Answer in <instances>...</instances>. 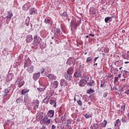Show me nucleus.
<instances>
[{
    "label": "nucleus",
    "mask_w": 129,
    "mask_h": 129,
    "mask_svg": "<svg viewBox=\"0 0 129 129\" xmlns=\"http://www.w3.org/2000/svg\"><path fill=\"white\" fill-rule=\"evenodd\" d=\"M44 115H43V113H40L36 117V120L38 121H40V120H41V119H42V118H43Z\"/></svg>",
    "instance_id": "6"
},
{
    "label": "nucleus",
    "mask_w": 129,
    "mask_h": 129,
    "mask_svg": "<svg viewBox=\"0 0 129 129\" xmlns=\"http://www.w3.org/2000/svg\"><path fill=\"white\" fill-rule=\"evenodd\" d=\"M72 63V60H71V58H69L67 61V64H68L69 65H70Z\"/></svg>",
    "instance_id": "35"
},
{
    "label": "nucleus",
    "mask_w": 129,
    "mask_h": 129,
    "mask_svg": "<svg viewBox=\"0 0 129 129\" xmlns=\"http://www.w3.org/2000/svg\"><path fill=\"white\" fill-rule=\"evenodd\" d=\"M24 83L25 82L22 81V79L21 78H18L16 81V85H18V87H19V88H21V87L24 85Z\"/></svg>",
    "instance_id": "2"
},
{
    "label": "nucleus",
    "mask_w": 129,
    "mask_h": 129,
    "mask_svg": "<svg viewBox=\"0 0 129 129\" xmlns=\"http://www.w3.org/2000/svg\"><path fill=\"white\" fill-rule=\"evenodd\" d=\"M71 26L72 27H74V28H75V29H76L77 28V26H78V23L76 22V21L73 20L71 22Z\"/></svg>",
    "instance_id": "7"
},
{
    "label": "nucleus",
    "mask_w": 129,
    "mask_h": 129,
    "mask_svg": "<svg viewBox=\"0 0 129 129\" xmlns=\"http://www.w3.org/2000/svg\"><path fill=\"white\" fill-rule=\"evenodd\" d=\"M52 96V95H51L48 98H47V97H46L45 98L43 99V102L44 103H46V104H48L49 103V99H50V97Z\"/></svg>",
    "instance_id": "25"
},
{
    "label": "nucleus",
    "mask_w": 129,
    "mask_h": 129,
    "mask_svg": "<svg viewBox=\"0 0 129 129\" xmlns=\"http://www.w3.org/2000/svg\"><path fill=\"white\" fill-rule=\"evenodd\" d=\"M20 102H21V99L18 98L16 100V103H18V104H19V103H20Z\"/></svg>",
    "instance_id": "43"
},
{
    "label": "nucleus",
    "mask_w": 129,
    "mask_h": 129,
    "mask_svg": "<svg viewBox=\"0 0 129 129\" xmlns=\"http://www.w3.org/2000/svg\"><path fill=\"white\" fill-rule=\"evenodd\" d=\"M87 83L86 81H85L84 79H82L80 81L79 84L80 86H85Z\"/></svg>",
    "instance_id": "12"
},
{
    "label": "nucleus",
    "mask_w": 129,
    "mask_h": 129,
    "mask_svg": "<svg viewBox=\"0 0 129 129\" xmlns=\"http://www.w3.org/2000/svg\"><path fill=\"white\" fill-rule=\"evenodd\" d=\"M91 91H90V90H88L87 92V93H91Z\"/></svg>",
    "instance_id": "54"
},
{
    "label": "nucleus",
    "mask_w": 129,
    "mask_h": 129,
    "mask_svg": "<svg viewBox=\"0 0 129 129\" xmlns=\"http://www.w3.org/2000/svg\"><path fill=\"white\" fill-rule=\"evenodd\" d=\"M39 76H40V73H35L33 75V79H34V80H37L38 78H39Z\"/></svg>",
    "instance_id": "20"
},
{
    "label": "nucleus",
    "mask_w": 129,
    "mask_h": 129,
    "mask_svg": "<svg viewBox=\"0 0 129 129\" xmlns=\"http://www.w3.org/2000/svg\"><path fill=\"white\" fill-rule=\"evenodd\" d=\"M98 59V57H95L94 59V63H95L96 62V60Z\"/></svg>",
    "instance_id": "48"
},
{
    "label": "nucleus",
    "mask_w": 129,
    "mask_h": 129,
    "mask_svg": "<svg viewBox=\"0 0 129 129\" xmlns=\"http://www.w3.org/2000/svg\"><path fill=\"white\" fill-rule=\"evenodd\" d=\"M118 77V78H120V77H121V74L118 75V77Z\"/></svg>",
    "instance_id": "51"
},
{
    "label": "nucleus",
    "mask_w": 129,
    "mask_h": 129,
    "mask_svg": "<svg viewBox=\"0 0 129 129\" xmlns=\"http://www.w3.org/2000/svg\"><path fill=\"white\" fill-rule=\"evenodd\" d=\"M41 41H42V39H40V40L39 39H35L34 41V45H36V46H38L39 44H41Z\"/></svg>",
    "instance_id": "18"
},
{
    "label": "nucleus",
    "mask_w": 129,
    "mask_h": 129,
    "mask_svg": "<svg viewBox=\"0 0 129 129\" xmlns=\"http://www.w3.org/2000/svg\"><path fill=\"white\" fill-rule=\"evenodd\" d=\"M115 129H119V126H116Z\"/></svg>",
    "instance_id": "59"
},
{
    "label": "nucleus",
    "mask_w": 129,
    "mask_h": 129,
    "mask_svg": "<svg viewBox=\"0 0 129 129\" xmlns=\"http://www.w3.org/2000/svg\"><path fill=\"white\" fill-rule=\"evenodd\" d=\"M91 61H92V57L90 56L87 58L86 59V63L87 64H89V63H90V62H91Z\"/></svg>",
    "instance_id": "29"
},
{
    "label": "nucleus",
    "mask_w": 129,
    "mask_h": 129,
    "mask_svg": "<svg viewBox=\"0 0 129 129\" xmlns=\"http://www.w3.org/2000/svg\"><path fill=\"white\" fill-rule=\"evenodd\" d=\"M8 93H10V91H9L8 89H6L4 91V94H3L4 97H5V96H7Z\"/></svg>",
    "instance_id": "30"
},
{
    "label": "nucleus",
    "mask_w": 129,
    "mask_h": 129,
    "mask_svg": "<svg viewBox=\"0 0 129 129\" xmlns=\"http://www.w3.org/2000/svg\"><path fill=\"white\" fill-rule=\"evenodd\" d=\"M34 103H35V105L34 106L33 109L36 110L38 109V108H39V103H40V101H39V100H36L35 102Z\"/></svg>",
    "instance_id": "8"
},
{
    "label": "nucleus",
    "mask_w": 129,
    "mask_h": 129,
    "mask_svg": "<svg viewBox=\"0 0 129 129\" xmlns=\"http://www.w3.org/2000/svg\"><path fill=\"white\" fill-rule=\"evenodd\" d=\"M33 41V36L32 35H28L26 37V42H32Z\"/></svg>",
    "instance_id": "14"
},
{
    "label": "nucleus",
    "mask_w": 129,
    "mask_h": 129,
    "mask_svg": "<svg viewBox=\"0 0 129 129\" xmlns=\"http://www.w3.org/2000/svg\"><path fill=\"white\" fill-rule=\"evenodd\" d=\"M122 122H126V117H124L121 119Z\"/></svg>",
    "instance_id": "37"
},
{
    "label": "nucleus",
    "mask_w": 129,
    "mask_h": 129,
    "mask_svg": "<svg viewBox=\"0 0 129 129\" xmlns=\"http://www.w3.org/2000/svg\"><path fill=\"white\" fill-rule=\"evenodd\" d=\"M125 94H127V95H128L129 94V90H127L125 92H124Z\"/></svg>",
    "instance_id": "46"
},
{
    "label": "nucleus",
    "mask_w": 129,
    "mask_h": 129,
    "mask_svg": "<svg viewBox=\"0 0 129 129\" xmlns=\"http://www.w3.org/2000/svg\"><path fill=\"white\" fill-rule=\"evenodd\" d=\"M127 56H129V51H127Z\"/></svg>",
    "instance_id": "64"
},
{
    "label": "nucleus",
    "mask_w": 129,
    "mask_h": 129,
    "mask_svg": "<svg viewBox=\"0 0 129 129\" xmlns=\"http://www.w3.org/2000/svg\"><path fill=\"white\" fill-rule=\"evenodd\" d=\"M112 18H113V17H106L105 18V23H108L109 21H110L111 19H112Z\"/></svg>",
    "instance_id": "32"
},
{
    "label": "nucleus",
    "mask_w": 129,
    "mask_h": 129,
    "mask_svg": "<svg viewBox=\"0 0 129 129\" xmlns=\"http://www.w3.org/2000/svg\"><path fill=\"white\" fill-rule=\"evenodd\" d=\"M90 91H91V92H94V91H93V90L90 89Z\"/></svg>",
    "instance_id": "57"
},
{
    "label": "nucleus",
    "mask_w": 129,
    "mask_h": 129,
    "mask_svg": "<svg viewBox=\"0 0 129 129\" xmlns=\"http://www.w3.org/2000/svg\"><path fill=\"white\" fill-rule=\"evenodd\" d=\"M97 125H98L97 123L94 124V126H97Z\"/></svg>",
    "instance_id": "58"
},
{
    "label": "nucleus",
    "mask_w": 129,
    "mask_h": 129,
    "mask_svg": "<svg viewBox=\"0 0 129 129\" xmlns=\"http://www.w3.org/2000/svg\"><path fill=\"white\" fill-rule=\"evenodd\" d=\"M117 81H118V77H115L114 78V82H117Z\"/></svg>",
    "instance_id": "42"
},
{
    "label": "nucleus",
    "mask_w": 129,
    "mask_h": 129,
    "mask_svg": "<svg viewBox=\"0 0 129 129\" xmlns=\"http://www.w3.org/2000/svg\"><path fill=\"white\" fill-rule=\"evenodd\" d=\"M49 103H50V104H51L52 105H53V107H56L57 106L56 100H55L54 99L50 100Z\"/></svg>",
    "instance_id": "9"
},
{
    "label": "nucleus",
    "mask_w": 129,
    "mask_h": 129,
    "mask_svg": "<svg viewBox=\"0 0 129 129\" xmlns=\"http://www.w3.org/2000/svg\"><path fill=\"white\" fill-rule=\"evenodd\" d=\"M47 77L48 78V79H49V80H56V76L52 75L51 74H49L47 76Z\"/></svg>",
    "instance_id": "10"
},
{
    "label": "nucleus",
    "mask_w": 129,
    "mask_h": 129,
    "mask_svg": "<svg viewBox=\"0 0 129 129\" xmlns=\"http://www.w3.org/2000/svg\"><path fill=\"white\" fill-rule=\"evenodd\" d=\"M60 84L61 86H66L67 85V83L66 82V81L64 79H61L60 80Z\"/></svg>",
    "instance_id": "23"
},
{
    "label": "nucleus",
    "mask_w": 129,
    "mask_h": 129,
    "mask_svg": "<svg viewBox=\"0 0 129 129\" xmlns=\"http://www.w3.org/2000/svg\"><path fill=\"white\" fill-rule=\"evenodd\" d=\"M34 40H38V35H36L34 37Z\"/></svg>",
    "instance_id": "47"
},
{
    "label": "nucleus",
    "mask_w": 129,
    "mask_h": 129,
    "mask_svg": "<svg viewBox=\"0 0 129 129\" xmlns=\"http://www.w3.org/2000/svg\"><path fill=\"white\" fill-rule=\"evenodd\" d=\"M29 25H30V24H29V23H27L26 24V25L27 26V27L29 26Z\"/></svg>",
    "instance_id": "62"
},
{
    "label": "nucleus",
    "mask_w": 129,
    "mask_h": 129,
    "mask_svg": "<svg viewBox=\"0 0 129 129\" xmlns=\"http://www.w3.org/2000/svg\"><path fill=\"white\" fill-rule=\"evenodd\" d=\"M72 75H71L70 74L66 73L64 74V77L67 80L70 81L71 80V79L72 78Z\"/></svg>",
    "instance_id": "3"
},
{
    "label": "nucleus",
    "mask_w": 129,
    "mask_h": 129,
    "mask_svg": "<svg viewBox=\"0 0 129 129\" xmlns=\"http://www.w3.org/2000/svg\"><path fill=\"white\" fill-rule=\"evenodd\" d=\"M87 85H89V86H93V85H94V81L92 80L91 78V80L88 82Z\"/></svg>",
    "instance_id": "24"
},
{
    "label": "nucleus",
    "mask_w": 129,
    "mask_h": 129,
    "mask_svg": "<svg viewBox=\"0 0 129 129\" xmlns=\"http://www.w3.org/2000/svg\"><path fill=\"white\" fill-rule=\"evenodd\" d=\"M120 68H119V70H121V69H122V66H121V67H120Z\"/></svg>",
    "instance_id": "63"
},
{
    "label": "nucleus",
    "mask_w": 129,
    "mask_h": 129,
    "mask_svg": "<svg viewBox=\"0 0 129 129\" xmlns=\"http://www.w3.org/2000/svg\"><path fill=\"white\" fill-rule=\"evenodd\" d=\"M89 36H92V37H94V34H89Z\"/></svg>",
    "instance_id": "53"
},
{
    "label": "nucleus",
    "mask_w": 129,
    "mask_h": 129,
    "mask_svg": "<svg viewBox=\"0 0 129 129\" xmlns=\"http://www.w3.org/2000/svg\"><path fill=\"white\" fill-rule=\"evenodd\" d=\"M123 72H125V73H127V74H128L129 75V72H127L126 71H123Z\"/></svg>",
    "instance_id": "52"
},
{
    "label": "nucleus",
    "mask_w": 129,
    "mask_h": 129,
    "mask_svg": "<svg viewBox=\"0 0 129 129\" xmlns=\"http://www.w3.org/2000/svg\"><path fill=\"white\" fill-rule=\"evenodd\" d=\"M40 122L41 124H50L51 123V119L48 118V116L46 115L44 118L40 120Z\"/></svg>",
    "instance_id": "1"
},
{
    "label": "nucleus",
    "mask_w": 129,
    "mask_h": 129,
    "mask_svg": "<svg viewBox=\"0 0 129 129\" xmlns=\"http://www.w3.org/2000/svg\"><path fill=\"white\" fill-rule=\"evenodd\" d=\"M45 72V69H42L41 70V73H44Z\"/></svg>",
    "instance_id": "49"
},
{
    "label": "nucleus",
    "mask_w": 129,
    "mask_h": 129,
    "mask_svg": "<svg viewBox=\"0 0 129 129\" xmlns=\"http://www.w3.org/2000/svg\"><path fill=\"white\" fill-rule=\"evenodd\" d=\"M84 116L86 118H89V117H90V116L87 114H85Z\"/></svg>",
    "instance_id": "44"
},
{
    "label": "nucleus",
    "mask_w": 129,
    "mask_h": 129,
    "mask_svg": "<svg viewBox=\"0 0 129 129\" xmlns=\"http://www.w3.org/2000/svg\"><path fill=\"white\" fill-rule=\"evenodd\" d=\"M115 65L117 67H121L122 66V62L121 61H116L115 62Z\"/></svg>",
    "instance_id": "17"
},
{
    "label": "nucleus",
    "mask_w": 129,
    "mask_h": 129,
    "mask_svg": "<svg viewBox=\"0 0 129 129\" xmlns=\"http://www.w3.org/2000/svg\"><path fill=\"white\" fill-rule=\"evenodd\" d=\"M8 15L6 17V19H7V20H11V19H12V17H13V13L11 12H8Z\"/></svg>",
    "instance_id": "21"
},
{
    "label": "nucleus",
    "mask_w": 129,
    "mask_h": 129,
    "mask_svg": "<svg viewBox=\"0 0 129 129\" xmlns=\"http://www.w3.org/2000/svg\"><path fill=\"white\" fill-rule=\"evenodd\" d=\"M102 124L104 127H105V126H106V124H107V121L104 120V121L102 123Z\"/></svg>",
    "instance_id": "33"
},
{
    "label": "nucleus",
    "mask_w": 129,
    "mask_h": 129,
    "mask_svg": "<svg viewBox=\"0 0 129 129\" xmlns=\"http://www.w3.org/2000/svg\"><path fill=\"white\" fill-rule=\"evenodd\" d=\"M60 32H61L60 28H55L53 30V33L55 36H57V35H58Z\"/></svg>",
    "instance_id": "5"
},
{
    "label": "nucleus",
    "mask_w": 129,
    "mask_h": 129,
    "mask_svg": "<svg viewBox=\"0 0 129 129\" xmlns=\"http://www.w3.org/2000/svg\"><path fill=\"white\" fill-rule=\"evenodd\" d=\"M36 12H37V10H36V9L33 8L30 10L29 14H30V15H34V14H36Z\"/></svg>",
    "instance_id": "15"
},
{
    "label": "nucleus",
    "mask_w": 129,
    "mask_h": 129,
    "mask_svg": "<svg viewBox=\"0 0 129 129\" xmlns=\"http://www.w3.org/2000/svg\"><path fill=\"white\" fill-rule=\"evenodd\" d=\"M74 75L75 77H76V78L81 77L82 76L81 73H80V72H76Z\"/></svg>",
    "instance_id": "22"
},
{
    "label": "nucleus",
    "mask_w": 129,
    "mask_h": 129,
    "mask_svg": "<svg viewBox=\"0 0 129 129\" xmlns=\"http://www.w3.org/2000/svg\"><path fill=\"white\" fill-rule=\"evenodd\" d=\"M68 129H72V128L71 127V126H69V125L68 126Z\"/></svg>",
    "instance_id": "55"
},
{
    "label": "nucleus",
    "mask_w": 129,
    "mask_h": 129,
    "mask_svg": "<svg viewBox=\"0 0 129 129\" xmlns=\"http://www.w3.org/2000/svg\"><path fill=\"white\" fill-rule=\"evenodd\" d=\"M27 71L29 73H33V72L34 71V67H33V66H30L27 69Z\"/></svg>",
    "instance_id": "16"
},
{
    "label": "nucleus",
    "mask_w": 129,
    "mask_h": 129,
    "mask_svg": "<svg viewBox=\"0 0 129 129\" xmlns=\"http://www.w3.org/2000/svg\"><path fill=\"white\" fill-rule=\"evenodd\" d=\"M45 127L43 126L42 128H41V129H45Z\"/></svg>",
    "instance_id": "61"
},
{
    "label": "nucleus",
    "mask_w": 129,
    "mask_h": 129,
    "mask_svg": "<svg viewBox=\"0 0 129 129\" xmlns=\"http://www.w3.org/2000/svg\"><path fill=\"white\" fill-rule=\"evenodd\" d=\"M50 22H51V20L50 19H45L44 20V22L45 23V24H49Z\"/></svg>",
    "instance_id": "36"
},
{
    "label": "nucleus",
    "mask_w": 129,
    "mask_h": 129,
    "mask_svg": "<svg viewBox=\"0 0 129 129\" xmlns=\"http://www.w3.org/2000/svg\"><path fill=\"white\" fill-rule=\"evenodd\" d=\"M62 17H63V18H65L66 17H67V12H63L62 14H61Z\"/></svg>",
    "instance_id": "38"
},
{
    "label": "nucleus",
    "mask_w": 129,
    "mask_h": 129,
    "mask_svg": "<svg viewBox=\"0 0 129 129\" xmlns=\"http://www.w3.org/2000/svg\"><path fill=\"white\" fill-rule=\"evenodd\" d=\"M78 102V104H79V105H82V101H81V100H79L77 101Z\"/></svg>",
    "instance_id": "41"
},
{
    "label": "nucleus",
    "mask_w": 129,
    "mask_h": 129,
    "mask_svg": "<svg viewBox=\"0 0 129 129\" xmlns=\"http://www.w3.org/2000/svg\"><path fill=\"white\" fill-rule=\"evenodd\" d=\"M24 67H28V64L25 63Z\"/></svg>",
    "instance_id": "56"
},
{
    "label": "nucleus",
    "mask_w": 129,
    "mask_h": 129,
    "mask_svg": "<svg viewBox=\"0 0 129 129\" xmlns=\"http://www.w3.org/2000/svg\"><path fill=\"white\" fill-rule=\"evenodd\" d=\"M58 85H59V83L58 82V81H54L53 85V88H57V87H58Z\"/></svg>",
    "instance_id": "27"
},
{
    "label": "nucleus",
    "mask_w": 129,
    "mask_h": 129,
    "mask_svg": "<svg viewBox=\"0 0 129 129\" xmlns=\"http://www.w3.org/2000/svg\"><path fill=\"white\" fill-rule=\"evenodd\" d=\"M122 111H124L125 110V105H124L121 106Z\"/></svg>",
    "instance_id": "40"
},
{
    "label": "nucleus",
    "mask_w": 129,
    "mask_h": 129,
    "mask_svg": "<svg viewBox=\"0 0 129 129\" xmlns=\"http://www.w3.org/2000/svg\"><path fill=\"white\" fill-rule=\"evenodd\" d=\"M121 124V121H120V119H117L114 123V126H120Z\"/></svg>",
    "instance_id": "11"
},
{
    "label": "nucleus",
    "mask_w": 129,
    "mask_h": 129,
    "mask_svg": "<svg viewBox=\"0 0 129 129\" xmlns=\"http://www.w3.org/2000/svg\"><path fill=\"white\" fill-rule=\"evenodd\" d=\"M47 115L48 117H53L54 116V110H49L47 112Z\"/></svg>",
    "instance_id": "4"
},
{
    "label": "nucleus",
    "mask_w": 129,
    "mask_h": 129,
    "mask_svg": "<svg viewBox=\"0 0 129 129\" xmlns=\"http://www.w3.org/2000/svg\"><path fill=\"white\" fill-rule=\"evenodd\" d=\"M29 91H30V90H28L27 89H23L22 90L21 94H22V95H25V94L26 93H27V92H29Z\"/></svg>",
    "instance_id": "26"
},
{
    "label": "nucleus",
    "mask_w": 129,
    "mask_h": 129,
    "mask_svg": "<svg viewBox=\"0 0 129 129\" xmlns=\"http://www.w3.org/2000/svg\"><path fill=\"white\" fill-rule=\"evenodd\" d=\"M56 128V126L55 125H52L51 126V129H55Z\"/></svg>",
    "instance_id": "50"
},
{
    "label": "nucleus",
    "mask_w": 129,
    "mask_h": 129,
    "mask_svg": "<svg viewBox=\"0 0 129 129\" xmlns=\"http://www.w3.org/2000/svg\"><path fill=\"white\" fill-rule=\"evenodd\" d=\"M37 90H38V91H40V92H43V91H45V88H37Z\"/></svg>",
    "instance_id": "34"
},
{
    "label": "nucleus",
    "mask_w": 129,
    "mask_h": 129,
    "mask_svg": "<svg viewBox=\"0 0 129 129\" xmlns=\"http://www.w3.org/2000/svg\"><path fill=\"white\" fill-rule=\"evenodd\" d=\"M128 63H129V61H125L124 62L125 64H128Z\"/></svg>",
    "instance_id": "60"
},
{
    "label": "nucleus",
    "mask_w": 129,
    "mask_h": 129,
    "mask_svg": "<svg viewBox=\"0 0 129 129\" xmlns=\"http://www.w3.org/2000/svg\"><path fill=\"white\" fill-rule=\"evenodd\" d=\"M67 73H68L69 74H71V75H72V74H73V69L72 68H69Z\"/></svg>",
    "instance_id": "28"
},
{
    "label": "nucleus",
    "mask_w": 129,
    "mask_h": 129,
    "mask_svg": "<svg viewBox=\"0 0 129 129\" xmlns=\"http://www.w3.org/2000/svg\"><path fill=\"white\" fill-rule=\"evenodd\" d=\"M85 79H84V80L86 81V83H87L88 82L90 81V80H91V78H90L88 76H85L84 77Z\"/></svg>",
    "instance_id": "31"
},
{
    "label": "nucleus",
    "mask_w": 129,
    "mask_h": 129,
    "mask_svg": "<svg viewBox=\"0 0 129 129\" xmlns=\"http://www.w3.org/2000/svg\"><path fill=\"white\" fill-rule=\"evenodd\" d=\"M107 94H108L107 92L104 93L103 94V97H104V98H105L106 97V96H107Z\"/></svg>",
    "instance_id": "45"
},
{
    "label": "nucleus",
    "mask_w": 129,
    "mask_h": 129,
    "mask_svg": "<svg viewBox=\"0 0 129 129\" xmlns=\"http://www.w3.org/2000/svg\"><path fill=\"white\" fill-rule=\"evenodd\" d=\"M128 88V86H127V84H124L123 87L120 89L121 91H124V90H126Z\"/></svg>",
    "instance_id": "19"
},
{
    "label": "nucleus",
    "mask_w": 129,
    "mask_h": 129,
    "mask_svg": "<svg viewBox=\"0 0 129 129\" xmlns=\"http://www.w3.org/2000/svg\"><path fill=\"white\" fill-rule=\"evenodd\" d=\"M105 84V83H104V82L103 81H102L101 82V86H100V87H104V85Z\"/></svg>",
    "instance_id": "39"
},
{
    "label": "nucleus",
    "mask_w": 129,
    "mask_h": 129,
    "mask_svg": "<svg viewBox=\"0 0 129 129\" xmlns=\"http://www.w3.org/2000/svg\"><path fill=\"white\" fill-rule=\"evenodd\" d=\"M90 13L92 14V15H96V10L93 7H91L90 9Z\"/></svg>",
    "instance_id": "13"
}]
</instances>
